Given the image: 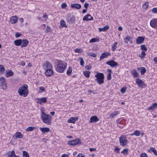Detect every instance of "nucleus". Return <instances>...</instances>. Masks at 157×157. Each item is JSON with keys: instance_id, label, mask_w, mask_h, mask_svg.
<instances>
[{"instance_id": "nucleus-1", "label": "nucleus", "mask_w": 157, "mask_h": 157, "mask_svg": "<svg viewBox=\"0 0 157 157\" xmlns=\"http://www.w3.org/2000/svg\"><path fill=\"white\" fill-rule=\"evenodd\" d=\"M41 117L43 122L47 124L50 125L52 119V117L49 114H46L42 110H41Z\"/></svg>"}, {"instance_id": "nucleus-2", "label": "nucleus", "mask_w": 157, "mask_h": 157, "mask_svg": "<svg viewBox=\"0 0 157 157\" xmlns=\"http://www.w3.org/2000/svg\"><path fill=\"white\" fill-rule=\"evenodd\" d=\"M28 86L26 84H25L21 86L18 90L17 92L20 96L24 97H26L28 94Z\"/></svg>"}, {"instance_id": "nucleus-3", "label": "nucleus", "mask_w": 157, "mask_h": 157, "mask_svg": "<svg viewBox=\"0 0 157 157\" xmlns=\"http://www.w3.org/2000/svg\"><path fill=\"white\" fill-rule=\"evenodd\" d=\"M67 63L64 61H59L58 62L56 68V71L60 73H63L66 69Z\"/></svg>"}, {"instance_id": "nucleus-4", "label": "nucleus", "mask_w": 157, "mask_h": 157, "mask_svg": "<svg viewBox=\"0 0 157 157\" xmlns=\"http://www.w3.org/2000/svg\"><path fill=\"white\" fill-rule=\"evenodd\" d=\"M95 77L96 78V80L99 84L101 85L104 82V75L103 73L98 72Z\"/></svg>"}, {"instance_id": "nucleus-5", "label": "nucleus", "mask_w": 157, "mask_h": 157, "mask_svg": "<svg viewBox=\"0 0 157 157\" xmlns=\"http://www.w3.org/2000/svg\"><path fill=\"white\" fill-rule=\"evenodd\" d=\"M128 140L126 136L122 135L119 137L120 144L122 146H125L127 144Z\"/></svg>"}, {"instance_id": "nucleus-6", "label": "nucleus", "mask_w": 157, "mask_h": 157, "mask_svg": "<svg viewBox=\"0 0 157 157\" xmlns=\"http://www.w3.org/2000/svg\"><path fill=\"white\" fill-rule=\"evenodd\" d=\"M0 86L4 90H6L7 88V85L5 78L3 77H0Z\"/></svg>"}, {"instance_id": "nucleus-7", "label": "nucleus", "mask_w": 157, "mask_h": 157, "mask_svg": "<svg viewBox=\"0 0 157 157\" xmlns=\"http://www.w3.org/2000/svg\"><path fill=\"white\" fill-rule=\"evenodd\" d=\"M67 22L70 24L74 23L75 21V16L71 13L68 14L66 17Z\"/></svg>"}, {"instance_id": "nucleus-8", "label": "nucleus", "mask_w": 157, "mask_h": 157, "mask_svg": "<svg viewBox=\"0 0 157 157\" xmlns=\"http://www.w3.org/2000/svg\"><path fill=\"white\" fill-rule=\"evenodd\" d=\"M68 144L72 146H75L81 143V141L80 139L77 138L75 140L69 141L67 142Z\"/></svg>"}, {"instance_id": "nucleus-9", "label": "nucleus", "mask_w": 157, "mask_h": 157, "mask_svg": "<svg viewBox=\"0 0 157 157\" xmlns=\"http://www.w3.org/2000/svg\"><path fill=\"white\" fill-rule=\"evenodd\" d=\"M42 67L45 70L53 68L52 64L47 61H46L45 63H44Z\"/></svg>"}, {"instance_id": "nucleus-10", "label": "nucleus", "mask_w": 157, "mask_h": 157, "mask_svg": "<svg viewBox=\"0 0 157 157\" xmlns=\"http://www.w3.org/2000/svg\"><path fill=\"white\" fill-rule=\"evenodd\" d=\"M136 82L138 86L141 88H142L143 86H146L144 82L139 78L136 79Z\"/></svg>"}, {"instance_id": "nucleus-11", "label": "nucleus", "mask_w": 157, "mask_h": 157, "mask_svg": "<svg viewBox=\"0 0 157 157\" xmlns=\"http://www.w3.org/2000/svg\"><path fill=\"white\" fill-rule=\"evenodd\" d=\"M150 25L153 28L157 26V18L152 19L150 21Z\"/></svg>"}, {"instance_id": "nucleus-12", "label": "nucleus", "mask_w": 157, "mask_h": 157, "mask_svg": "<svg viewBox=\"0 0 157 157\" xmlns=\"http://www.w3.org/2000/svg\"><path fill=\"white\" fill-rule=\"evenodd\" d=\"M52 68L49 69L45 70V75L47 76H52L54 74L53 71L52 70Z\"/></svg>"}, {"instance_id": "nucleus-13", "label": "nucleus", "mask_w": 157, "mask_h": 157, "mask_svg": "<svg viewBox=\"0 0 157 157\" xmlns=\"http://www.w3.org/2000/svg\"><path fill=\"white\" fill-rule=\"evenodd\" d=\"M145 38L143 36L138 37L136 39V43L137 44H140L144 41Z\"/></svg>"}, {"instance_id": "nucleus-14", "label": "nucleus", "mask_w": 157, "mask_h": 157, "mask_svg": "<svg viewBox=\"0 0 157 157\" xmlns=\"http://www.w3.org/2000/svg\"><path fill=\"white\" fill-rule=\"evenodd\" d=\"M106 63L110 65L111 67H114L118 65V64L117 63L114 61L113 60H111L110 61H107L106 62Z\"/></svg>"}, {"instance_id": "nucleus-15", "label": "nucleus", "mask_w": 157, "mask_h": 157, "mask_svg": "<svg viewBox=\"0 0 157 157\" xmlns=\"http://www.w3.org/2000/svg\"><path fill=\"white\" fill-rule=\"evenodd\" d=\"M99 119L96 116H92L91 117L90 119L89 122L94 123L98 121Z\"/></svg>"}, {"instance_id": "nucleus-16", "label": "nucleus", "mask_w": 157, "mask_h": 157, "mask_svg": "<svg viewBox=\"0 0 157 157\" xmlns=\"http://www.w3.org/2000/svg\"><path fill=\"white\" fill-rule=\"evenodd\" d=\"M47 98H37V103L41 104L42 103H45L47 101Z\"/></svg>"}, {"instance_id": "nucleus-17", "label": "nucleus", "mask_w": 157, "mask_h": 157, "mask_svg": "<svg viewBox=\"0 0 157 157\" xmlns=\"http://www.w3.org/2000/svg\"><path fill=\"white\" fill-rule=\"evenodd\" d=\"M71 8H75L77 9H79L81 7V6L80 4L77 3L72 4L71 5Z\"/></svg>"}, {"instance_id": "nucleus-18", "label": "nucleus", "mask_w": 157, "mask_h": 157, "mask_svg": "<svg viewBox=\"0 0 157 157\" xmlns=\"http://www.w3.org/2000/svg\"><path fill=\"white\" fill-rule=\"evenodd\" d=\"M18 19V18L17 16H13L10 19V21L11 23L15 24L17 22Z\"/></svg>"}, {"instance_id": "nucleus-19", "label": "nucleus", "mask_w": 157, "mask_h": 157, "mask_svg": "<svg viewBox=\"0 0 157 157\" xmlns=\"http://www.w3.org/2000/svg\"><path fill=\"white\" fill-rule=\"evenodd\" d=\"M93 20V18L90 14H88L86 15L83 17V21H88L90 20Z\"/></svg>"}, {"instance_id": "nucleus-20", "label": "nucleus", "mask_w": 157, "mask_h": 157, "mask_svg": "<svg viewBox=\"0 0 157 157\" xmlns=\"http://www.w3.org/2000/svg\"><path fill=\"white\" fill-rule=\"evenodd\" d=\"M156 109H157V103H153L151 106L147 108V109L154 110Z\"/></svg>"}, {"instance_id": "nucleus-21", "label": "nucleus", "mask_w": 157, "mask_h": 157, "mask_svg": "<svg viewBox=\"0 0 157 157\" xmlns=\"http://www.w3.org/2000/svg\"><path fill=\"white\" fill-rule=\"evenodd\" d=\"M110 55V54L108 52H105L101 54V56H100V58L101 60L104 58H107Z\"/></svg>"}, {"instance_id": "nucleus-22", "label": "nucleus", "mask_w": 157, "mask_h": 157, "mask_svg": "<svg viewBox=\"0 0 157 157\" xmlns=\"http://www.w3.org/2000/svg\"><path fill=\"white\" fill-rule=\"evenodd\" d=\"M39 129L43 133H44L45 132H49L50 131L49 128L47 127H40L39 128Z\"/></svg>"}, {"instance_id": "nucleus-23", "label": "nucleus", "mask_w": 157, "mask_h": 157, "mask_svg": "<svg viewBox=\"0 0 157 157\" xmlns=\"http://www.w3.org/2000/svg\"><path fill=\"white\" fill-rule=\"evenodd\" d=\"M7 154L9 157H17L13 150L11 151L8 152Z\"/></svg>"}, {"instance_id": "nucleus-24", "label": "nucleus", "mask_w": 157, "mask_h": 157, "mask_svg": "<svg viewBox=\"0 0 157 157\" xmlns=\"http://www.w3.org/2000/svg\"><path fill=\"white\" fill-rule=\"evenodd\" d=\"M6 77L11 76L13 75V72L10 70L6 71Z\"/></svg>"}, {"instance_id": "nucleus-25", "label": "nucleus", "mask_w": 157, "mask_h": 157, "mask_svg": "<svg viewBox=\"0 0 157 157\" xmlns=\"http://www.w3.org/2000/svg\"><path fill=\"white\" fill-rule=\"evenodd\" d=\"M22 44L21 45V47H26L27 46L28 44V41L27 40H22Z\"/></svg>"}, {"instance_id": "nucleus-26", "label": "nucleus", "mask_w": 157, "mask_h": 157, "mask_svg": "<svg viewBox=\"0 0 157 157\" xmlns=\"http://www.w3.org/2000/svg\"><path fill=\"white\" fill-rule=\"evenodd\" d=\"M109 28V27L108 25H106L103 28H99L98 29L99 32L101 31H106Z\"/></svg>"}, {"instance_id": "nucleus-27", "label": "nucleus", "mask_w": 157, "mask_h": 157, "mask_svg": "<svg viewBox=\"0 0 157 157\" xmlns=\"http://www.w3.org/2000/svg\"><path fill=\"white\" fill-rule=\"evenodd\" d=\"M22 42V40L21 39L17 40L14 41L15 44L17 46L21 45Z\"/></svg>"}, {"instance_id": "nucleus-28", "label": "nucleus", "mask_w": 157, "mask_h": 157, "mask_svg": "<svg viewBox=\"0 0 157 157\" xmlns=\"http://www.w3.org/2000/svg\"><path fill=\"white\" fill-rule=\"evenodd\" d=\"M124 42L126 44L128 43V42H131L132 40H130V36H127L124 39Z\"/></svg>"}, {"instance_id": "nucleus-29", "label": "nucleus", "mask_w": 157, "mask_h": 157, "mask_svg": "<svg viewBox=\"0 0 157 157\" xmlns=\"http://www.w3.org/2000/svg\"><path fill=\"white\" fill-rule=\"evenodd\" d=\"M15 136L16 138H22L23 137V136L20 132H17L16 133Z\"/></svg>"}, {"instance_id": "nucleus-30", "label": "nucleus", "mask_w": 157, "mask_h": 157, "mask_svg": "<svg viewBox=\"0 0 157 157\" xmlns=\"http://www.w3.org/2000/svg\"><path fill=\"white\" fill-rule=\"evenodd\" d=\"M119 113V112L118 111H114L113 113L109 115L110 117L111 118L114 117L115 116H117Z\"/></svg>"}, {"instance_id": "nucleus-31", "label": "nucleus", "mask_w": 157, "mask_h": 157, "mask_svg": "<svg viewBox=\"0 0 157 157\" xmlns=\"http://www.w3.org/2000/svg\"><path fill=\"white\" fill-rule=\"evenodd\" d=\"M132 74L134 77H138L139 74L136 70H134L132 71Z\"/></svg>"}, {"instance_id": "nucleus-32", "label": "nucleus", "mask_w": 157, "mask_h": 157, "mask_svg": "<svg viewBox=\"0 0 157 157\" xmlns=\"http://www.w3.org/2000/svg\"><path fill=\"white\" fill-rule=\"evenodd\" d=\"M60 24L61 26L62 27H64L65 28H67V26L65 22L63 20H61L60 21Z\"/></svg>"}, {"instance_id": "nucleus-33", "label": "nucleus", "mask_w": 157, "mask_h": 157, "mask_svg": "<svg viewBox=\"0 0 157 157\" xmlns=\"http://www.w3.org/2000/svg\"><path fill=\"white\" fill-rule=\"evenodd\" d=\"M140 132L139 130H135L134 133L130 135L131 136L133 135H136V136H139L140 135Z\"/></svg>"}, {"instance_id": "nucleus-34", "label": "nucleus", "mask_w": 157, "mask_h": 157, "mask_svg": "<svg viewBox=\"0 0 157 157\" xmlns=\"http://www.w3.org/2000/svg\"><path fill=\"white\" fill-rule=\"evenodd\" d=\"M36 128L35 127L30 126L28 127L26 130L27 132L32 131L34 129H36Z\"/></svg>"}, {"instance_id": "nucleus-35", "label": "nucleus", "mask_w": 157, "mask_h": 157, "mask_svg": "<svg viewBox=\"0 0 157 157\" xmlns=\"http://www.w3.org/2000/svg\"><path fill=\"white\" fill-rule=\"evenodd\" d=\"M5 71V68L3 65H0V75L2 74Z\"/></svg>"}, {"instance_id": "nucleus-36", "label": "nucleus", "mask_w": 157, "mask_h": 157, "mask_svg": "<svg viewBox=\"0 0 157 157\" xmlns=\"http://www.w3.org/2000/svg\"><path fill=\"white\" fill-rule=\"evenodd\" d=\"M76 121V120L75 119V118H74L73 117H71L68 120V122L70 123H75Z\"/></svg>"}, {"instance_id": "nucleus-37", "label": "nucleus", "mask_w": 157, "mask_h": 157, "mask_svg": "<svg viewBox=\"0 0 157 157\" xmlns=\"http://www.w3.org/2000/svg\"><path fill=\"white\" fill-rule=\"evenodd\" d=\"M84 75L86 78H89L90 76V71H84L83 72Z\"/></svg>"}, {"instance_id": "nucleus-38", "label": "nucleus", "mask_w": 157, "mask_h": 157, "mask_svg": "<svg viewBox=\"0 0 157 157\" xmlns=\"http://www.w3.org/2000/svg\"><path fill=\"white\" fill-rule=\"evenodd\" d=\"M141 74L143 75L146 72V69L145 68L143 67H142L140 68Z\"/></svg>"}, {"instance_id": "nucleus-39", "label": "nucleus", "mask_w": 157, "mask_h": 157, "mask_svg": "<svg viewBox=\"0 0 157 157\" xmlns=\"http://www.w3.org/2000/svg\"><path fill=\"white\" fill-rule=\"evenodd\" d=\"M99 40V39L97 38H93L91 39L90 41V43H91L93 42H98Z\"/></svg>"}, {"instance_id": "nucleus-40", "label": "nucleus", "mask_w": 157, "mask_h": 157, "mask_svg": "<svg viewBox=\"0 0 157 157\" xmlns=\"http://www.w3.org/2000/svg\"><path fill=\"white\" fill-rule=\"evenodd\" d=\"M117 42H115L113 44L112 47V50L114 51L117 48Z\"/></svg>"}, {"instance_id": "nucleus-41", "label": "nucleus", "mask_w": 157, "mask_h": 157, "mask_svg": "<svg viewBox=\"0 0 157 157\" xmlns=\"http://www.w3.org/2000/svg\"><path fill=\"white\" fill-rule=\"evenodd\" d=\"M72 68L71 67H69L67 71V74L68 75L71 74L72 72Z\"/></svg>"}, {"instance_id": "nucleus-42", "label": "nucleus", "mask_w": 157, "mask_h": 157, "mask_svg": "<svg viewBox=\"0 0 157 157\" xmlns=\"http://www.w3.org/2000/svg\"><path fill=\"white\" fill-rule=\"evenodd\" d=\"M22 153L23 157H29L28 152L26 151H23Z\"/></svg>"}, {"instance_id": "nucleus-43", "label": "nucleus", "mask_w": 157, "mask_h": 157, "mask_svg": "<svg viewBox=\"0 0 157 157\" xmlns=\"http://www.w3.org/2000/svg\"><path fill=\"white\" fill-rule=\"evenodd\" d=\"M150 149L155 155L157 156V151L154 148L151 147L150 148Z\"/></svg>"}, {"instance_id": "nucleus-44", "label": "nucleus", "mask_w": 157, "mask_h": 157, "mask_svg": "<svg viewBox=\"0 0 157 157\" xmlns=\"http://www.w3.org/2000/svg\"><path fill=\"white\" fill-rule=\"evenodd\" d=\"M87 54L88 56H92L94 57H95L97 56L96 54L95 53H94L87 52Z\"/></svg>"}, {"instance_id": "nucleus-45", "label": "nucleus", "mask_w": 157, "mask_h": 157, "mask_svg": "<svg viewBox=\"0 0 157 157\" xmlns=\"http://www.w3.org/2000/svg\"><path fill=\"white\" fill-rule=\"evenodd\" d=\"M149 5L148 3L147 2H145L142 6V7L144 9H146Z\"/></svg>"}, {"instance_id": "nucleus-46", "label": "nucleus", "mask_w": 157, "mask_h": 157, "mask_svg": "<svg viewBox=\"0 0 157 157\" xmlns=\"http://www.w3.org/2000/svg\"><path fill=\"white\" fill-rule=\"evenodd\" d=\"M140 48L143 50L146 51L147 50V48L146 47L145 45H141L140 46Z\"/></svg>"}, {"instance_id": "nucleus-47", "label": "nucleus", "mask_w": 157, "mask_h": 157, "mask_svg": "<svg viewBox=\"0 0 157 157\" xmlns=\"http://www.w3.org/2000/svg\"><path fill=\"white\" fill-rule=\"evenodd\" d=\"M51 27L48 26H47L46 27V30L45 31V33H48L51 32Z\"/></svg>"}, {"instance_id": "nucleus-48", "label": "nucleus", "mask_w": 157, "mask_h": 157, "mask_svg": "<svg viewBox=\"0 0 157 157\" xmlns=\"http://www.w3.org/2000/svg\"><path fill=\"white\" fill-rule=\"evenodd\" d=\"M79 58L80 59V65L82 66H83L84 64V61L83 60V59L81 57H80Z\"/></svg>"}, {"instance_id": "nucleus-49", "label": "nucleus", "mask_w": 157, "mask_h": 157, "mask_svg": "<svg viewBox=\"0 0 157 157\" xmlns=\"http://www.w3.org/2000/svg\"><path fill=\"white\" fill-rule=\"evenodd\" d=\"M75 52L76 53H80L82 52V50L80 48H77L75 49Z\"/></svg>"}, {"instance_id": "nucleus-50", "label": "nucleus", "mask_w": 157, "mask_h": 157, "mask_svg": "<svg viewBox=\"0 0 157 157\" xmlns=\"http://www.w3.org/2000/svg\"><path fill=\"white\" fill-rule=\"evenodd\" d=\"M128 152V149L127 148L124 149L122 151H121L122 153L124 154H125Z\"/></svg>"}, {"instance_id": "nucleus-51", "label": "nucleus", "mask_w": 157, "mask_h": 157, "mask_svg": "<svg viewBox=\"0 0 157 157\" xmlns=\"http://www.w3.org/2000/svg\"><path fill=\"white\" fill-rule=\"evenodd\" d=\"M39 89L40 92H42L43 91H45L44 88L43 86L40 87Z\"/></svg>"}, {"instance_id": "nucleus-52", "label": "nucleus", "mask_w": 157, "mask_h": 157, "mask_svg": "<svg viewBox=\"0 0 157 157\" xmlns=\"http://www.w3.org/2000/svg\"><path fill=\"white\" fill-rule=\"evenodd\" d=\"M126 90V88L125 87H122L121 90V92L122 93H124L125 92V91Z\"/></svg>"}, {"instance_id": "nucleus-53", "label": "nucleus", "mask_w": 157, "mask_h": 157, "mask_svg": "<svg viewBox=\"0 0 157 157\" xmlns=\"http://www.w3.org/2000/svg\"><path fill=\"white\" fill-rule=\"evenodd\" d=\"M111 79V74L109 73L107 75V79L110 80Z\"/></svg>"}, {"instance_id": "nucleus-54", "label": "nucleus", "mask_w": 157, "mask_h": 157, "mask_svg": "<svg viewBox=\"0 0 157 157\" xmlns=\"http://www.w3.org/2000/svg\"><path fill=\"white\" fill-rule=\"evenodd\" d=\"M67 6V5L65 3H63L61 5V7L63 9L65 8Z\"/></svg>"}, {"instance_id": "nucleus-55", "label": "nucleus", "mask_w": 157, "mask_h": 157, "mask_svg": "<svg viewBox=\"0 0 157 157\" xmlns=\"http://www.w3.org/2000/svg\"><path fill=\"white\" fill-rule=\"evenodd\" d=\"M140 157H147V156L146 153H143L140 155Z\"/></svg>"}, {"instance_id": "nucleus-56", "label": "nucleus", "mask_w": 157, "mask_h": 157, "mask_svg": "<svg viewBox=\"0 0 157 157\" xmlns=\"http://www.w3.org/2000/svg\"><path fill=\"white\" fill-rule=\"evenodd\" d=\"M120 150V148L118 147H116L114 149V151L115 152H116L117 153H119V151Z\"/></svg>"}, {"instance_id": "nucleus-57", "label": "nucleus", "mask_w": 157, "mask_h": 157, "mask_svg": "<svg viewBox=\"0 0 157 157\" xmlns=\"http://www.w3.org/2000/svg\"><path fill=\"white\" fill-rule=\"evenodd\" d=\"M89 6V4L88 3L85 2L84 3V6L85 7V8H86V9L88 8Z\"/></svg>"}, {"instance_id": "nucleus-58", "label": "nucleus", "mask_w": 157, "mask_h": 157, "mask_svg": "<svg viewBox=\"0 0 157 157\" xmlns=\"http://www.w3.org/2000/svg\"><path fill=\"white\" fill-rule=\"evenodd\" d=\"M152 11L154 13H157V8H154L152 10Z\"/></svg>"}, {"instance_id": "nucleus-59", "label": "nucleus", "mask_w": 157, "mask_h": 157, "mask_svg": "<svg viewBox=\"0 0 157 157\" xmlns=\"http://www.w3.org/2000/svg\"><path fill=\"white\" fill-rule=\"evenodd\" d=\"M21 34L19 33H17L15 34V36L17 38H18L20 37L21 36Z\"/></svg>"}, {"instance_id": "nucleus-60", "label": "nucleus", "mask_w": 157, "mask_h": 157, "mask_svg": "<svg viewBox=\"0 0 157 157\" xmlns=\"http://www.w3.org/2000/svg\"><path fill=\"white\" fill-rule=\"evenodd\" d=\"M77 157H85L84 155L82 154H79Z\"/></svg>"}, {"instance_id": "nucleus-61", "label": "nucleus", "mask_w": 157, "mask_h": 157, "mask_svg": "<svg viewBox=\"0 0 157 157\" xmlns=\"http://www.w3.org/2000/svg\"><path fill=\"white\" fill-rule=\"evenodd\" d=\"M141 55L143 56L142 57H141V58H143L144 56L146 55L144 51H143L141 52Z\"/></svg>"}, {"instance_id": "nucleus-62", "label": "nucleus", "mask_w": 157, "mask_h": 157, "mask_svg": "<svg viewBox=\"0 0 157 157\" xmlns=\"http://www.w3.org/2000/svg\"><path fill=\"white\" fill-rule=\"evenodd\" d=\"M117 122L118 123V124H120L121 122V119H119L117 121Z\"/></svg>"}, {"instance_id": "nucleus-63", "label": "nucleus", "mask_w": 157, "mask_h": 157, "mask_svg": "<svg viewBox=\"0 0 157 157\" xmlns=\"http://www.w3.org/2000/svg\"><path fill=\"white\" fill-rule=\"evenodd\" d=\"M118 126L120 128H122L124 126V124H118Z\"/></svg>"}, {"instance_id": "nucleus-64", "label": "nucleus", "mask_w": 157, "mask_h": 157, "mask_svg": "<svg viewBox=\"0 0 157 157\" xmlns=\"http://www.w3.org/2000/svg\"><path fill=\"white\" fill-rule=\"evenodd\" d=\"M154 61L155 62V63L157 64V57H155L154 59H153Z\"/></svg>"}]
</instances>
